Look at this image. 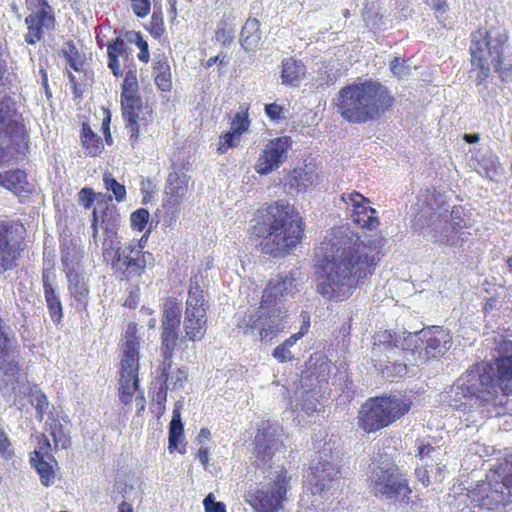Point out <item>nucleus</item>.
I'll return each instance as SVG.
<instances>
[{"label":"nucleus","mask_w":512,"mask_h":512,"mask_svg":"<svg viewBox=\"0 0 512 512\" xmlns=\"http://www.w3.org/2000/svg\"><path fill=\"white\" fill-rule=\"evenodd\" d=\"M138 93L137 72L133 70L126 71V75L121 87V94Z\"/></svg>","instance_id":"obj_61"},{"label":"nucleus","mask_w":512,"mask_h":512,"mask_svg":"<svg viewBox=\"0 0 512 512\" xmlns=\"http://www.w3.org/2000/svg\"><path fill=\"white\" fill-rule=\"evenodd\" d=\"M0 133L10 137L20 152L28 150V135L15 100L5 95L0 100Z\"/></svg>","instance_id":"obj_19"},{"label":"nucleus","mask_w":512,"mask_h":512,"mask_svg":"<svg viewBox=\"0 0 512 512\" xmlns=\"http://www.w3.org/2000/svg\"><path fill=\"white\" fill-rule=\"evenodd\" d=\"M179 336V328H171L162 326L161 332V350H162V363L160 366L171 368L173 364V354Z\"/></svg>","instance_id":"obj_36"},{"label":"nucleus","mask_w":512,"mask_h":512,"mask_svg":"<svg viewBox=\"0 0 512 512\" xmlns=\"http://www.w3.org/2000/svg\"><path fill=\"white\" fill-rule=\"evenodd\" d=\"M512 491L505 482L499 478L494 479V474L487 475V481L478 483L473 489L458 499L470 501L473 510H487L489 512H505L506 506L511 502ZM476 512V511H473Z\"/></svg>","instance_id":"obj_11"},{"label":"nucleus","mask_w":512,"mask_h":512,"mask_svg":"<svg viewBox=\"0 0 512 512\" xmlns=\"http://www.w3.org/2000/svg\"><path fill=\"white\" fill-rule=\"evenodd\" d=\"M55 274L48 269L42 272L43 294L51 321L59 325L63 318V306L57 291Z\"/></svg>","instance_id":"obj_28"},{"label":"nucleus","mask_w":512,"mask_h":512,"mask_svg":"<svg viewBox=\"0 0 512 512\" xmlns=\"http://www.w3.org/2000/svg\"><path fill=\"white\" fill-rule=\"evenodd\" d=\"M68 280V290L72 298L71 305L78 312L87 310L89 300V288L85 281L84 271L66 275Z\"/></svg>","instance_id":"obj_31"},{"label":"nucleus","mask_w":512,"mask_h":512,"mask_svg":"<svg viewBox=\"0 0 512 512\" xmlns=\"http://www.w3.org/2000/svg\"><path fill=\"white\" fill-rule=\"evenodd\" d=\"M32 403H35V409L40 418L46 413L49 402L44 392L39 389L32 390L31 392Z\"/></svg>","instance_id":"obj_59"},{"label":"nucleus","mask_w":512,"mask_h":512,"mask_svg":"<svg viewBox=\"0 0 512 512\" xmlns=\"http://www.w3.org/2000/svg\"><path fill=\"white\" fill-rule=\"evenodd\" d=\"M495 349L498 355L493 363H476L456 379L445 396L450 407L462 412L487 407L495 416L507 413L502 361L508 358V353L499 351L498 345Z\"/></svg>","instance_id":"obj_2"},{"label":"nucleus","mask_w":512,"mask_h":512,"mask_svg":"<svg viewBox=\"0 0 512 512\" xmlns=\"http://www.w3.org/2000/svg\"><path fill=\"white\" fill-rule=\"evenodd\" d=\"M166 372L169 375L168 384L171 390H177L184 387L188 378L187 369L185 367H179L175 370H173L171 367L166 370Z\"/></svg>","instance_id":"obj_53"},{"label":"nucleus","mask_w":512,"mask_h":512,"mask_svg":"<svg viewBox=\"0 0 512 512\" xmlns=\"http://www.w3.org/2000/svg\"><path fill=\"white\" fill-rule=\"evenodd\" d=\"M417 206L419 209L412 220L415 232L454 252L463 249L471 236L468 231L471 222L464 207H451L441 193L429 189L419 196Z\"/></svg>","instance_id":"obj_3"},{"label":"nucleus","mask_w":512,"mask_h":512,"mask_svg":"<svg viewBox=\"0 0 512 512\" xmlns=\"http://www.w3.org/2000/svg\"><path fill=\"white\" fill-rule=\"evenodd\" d=\"M379 247L380 240L366 243L349 227L333 228L321 243V258L315 264L317 293L333 302L347 299L360 280L373 274Z\"/></svg>","instance_id":"obj_1"},{"label":"nucleus","mask_w":512,"mask_h":512,"mask_svg":"<svg viewBox=\"0 0 512 512\" xmlns=\"http://www.w3.org/2000/svg\"><path fill=\"white\" fill-rule=\"evenodd\" d=\"M80 138L87 155L95 157L102 152V139L100 136L94 133L88 123L82 124Z\"/></svg>","instance_id":"obj_42"},{"label":"nucleus","mask_w":512,"mask_h":512,"mask_svg":"<svg viewBox=\"0 0 512 512\" xmlns=\"http://www.w3.org/2000/svg\"><path fill=\"white\" fill-rule=\"evenodd\" d=\"M331 373V362L327 356L313 354L305 364L300 383L303 387L318 386L328 389V380Z\"/></svg>","instance_id":"obj_24"},{"label":"nucleus","mask_w":512,"mask_h":512,"mask_svg":"<svg viewBox=\"0 0 512 512\" xmlns=\"http://www.w3.org/2000/svg\"><path fill=\"white\" fill-rule=\"evenodd\" d=\"M147 30L154 38H159L165 31L163 14L161 10H154L151 16V21Z\"/></svg>","instance_id":"obj_56"},{"label":"nucleus","mask_w":512,"mask_h":512,"mask_svg":"<svg viewBox=\"0 0 512 512\" xmlns=\"http://www.w3.org/2000/svg\"><path fill=\"white\" fill-rule=\"evenodd\" d=\"M239 141H240V136L237 133H235L231 130L223 133L220 136V141H219V146H218L219 153L223 154V153L227 152L228 149L236 147L238 145Z\"/></svg>","instance_id":"obj_57"},{"label":"nucleus","mask_w":512,"mask_h":512,"mask_svg":"<svg viewBox=\"0 0 512 512\" xmlns=\"http://www.w3.org/2000/svg\"><path fill=\"white\" fill-rule=\"evenodd\" d=\"M121 215L119 210L114 205L105 204L103 209L98 215V210L95 208L92 212V240L94 244L98 245L99 229L103 230V234L117 235L121 225Z\"/></svg>","instance_id":"obj_25"},{"label":"nucleus","mask_w":512,"mask_h":512,"mask_svg":"<svg viewBox=\"0 0 512 512\" xmlns=\"http://www.w3.org/2000/svg\"><path fill=\"white\" fill-rule=\"evenodd\" d=\"M327 389L318 386L300 387L295 392V411L301 410L307 415H311L318 410V406L324 399Z\"/></svg>","instance_id":"obj_30"},{"label":"nucleus","mask_w":512,"mask_h":512,"mask_svg":"<svg viewBox=\"0 0 512 512\" xmlns=\"http://www.w3.org/2000/svg\"><path fill=\"white\" fill-rule=\"evenodd\" d=\"M470 166L482 177L497 182L503 172L499 157L487 146L470 149Z\"/></svg>","instance_id":"obj_23"},{"label":"nucleus","mask_w":512,"mask_h":512,"mask_svg":"<svg viewBox=\"0 0 512 512\" xmlns=\"http://www.w3.org/2000/svg\"><path fill=\"white\" fill-rule=\"evenodd\" d=\"M306 66L301 60L293 57L284 58L281 62V81L285 86L297 87L305 77Z\"/></svg>","instance_id":"obj_35"},{"label":"nucleus","mask_w":512,"mask_h":512,"mask_svg":"<svg viewBox=\"0 0 512 512\" xmlns=\"http://www.w3.org/2000/svg\"><path fill=\"white\" fill-rule=\"evenodd\" d=\"M207 307L203 290L198 283L191 284L184 314L183 327L186 337L193 342L204 338L207 331Z\"/></svg>","instance_id":"obj_15"},{"label":"nucleus","mask_w":512,"mask_h":512,"mask_svg":"<svg viewBox=\"0 0 512 512\" xmlns=\"http://www.w3.org/2000/svg\"><path fill=\"white\" fill-rule=\"evenodd\" d=\"M261 39L260 22L256 18H249L240 33V44L245 51L254 50Z\"/></svg>","instance_id":"obj_37"},{"label":"nucleus","mask_w":512,"mask_h":512,"mask_svg":"<svg viewBox=\"0 0 512 512\" xmlns=\"http://www.w3.org/2000/svg\"><path fill=\"white\" fill-rule=\"evenodd\" d=\"M0 456L4 460H11L15 456V451L7 433L0 428Z\"/></svg>","instance_id":"obj_60"},{"label":"nucleus","mask_w":512,"mask_h":512,"mask_svg":"<svg viewBox=\"0 0 512 512\" xmlns=\"http://www.w3.org/2000/svg\"><path fill=\"white\" fill-rule=\"evenodd\" d=\"M139 342L136 336L129 331L126 332L123 357L121 359L120 376L127 377L138 375L139 369Z\"/></svg>","instance_id":"obj_32"},{"label":"nucleus","mask_w":512,"mask_h":512,"mask_svg":"<svg viewBox=\"0 0 512 512\" xmlns=\"http://www.w3.org/2000/svg\"><path fill=\"white\" fill-rule=\"evenodd\" d=\"M428 6H430L439 22H443L446 19L448 11V4L446 0H423Z\"/></svg>","instance_id":"obj_62"},{"label":"nucleus","mask_w":512,"mask_h":512,"mask_svg":"<svg viewBox=\"0 0 512 512\" xmlns=\"http://www.w3.org/2000/svg\"><path fill=\"white\" fill-rule=\"evenodd\" d=\"M393 104L389 89L370 79L343 87L338 93L337 108L348 122L364 124L378 120Z\"/></svg>","instance_id":"obj_6"},{"label":"nucleus","mask_w":512,"mask_h":512,"mask_svg":"<svg viewBox=\"0 0 512 512\" xmlns=\"http://www.w3.org/2000/svg\"><path fill=\"white\" fill-rule=\"evenodd\" d=\"M139 390V378L138 375H131L120 378L119 387V399L124 405L130 404L133 398L134 392Z\"/></svg>","instance_id":"obj_45"},{"label":"nucleus","mask_w":512,"mask_h":512,"mask_svg":"<svg viewBox=\"0 0 512 512\" xmlns=\"http://www.w3.org/2000/svg\"><path fill=\"white\" fill-rule=\"evenodd\" d=\"M182 305L175 297H168L163 304L161 326L179 328L181 324Z\"/></svg>","instance_id":"obj_39"},{"label":"nucleus","mask_w":512,"mask_h":512,"mask_svg":"<svg viewBox=\"0 0 512 512\" xmlns=\"http://www.w3.org/2000/svg\"><path fill=\"white\" fill-rule=\"evenodd\" d=\"M308 481L313 495L329 491L340 477V460L337 453L326 448L319 452L318 460L310 467Z\"/></svg>","instance_id":"obj_17"},{"label":"nucleus","mask_w":512,"mask_h":512,"mask_svg":"<svg viewBox=\"0 0 512 512\" xmlns=\"http://www.w3.org/2000/svg\"><path fill=\"white\" fill-rule=\"evenodd\" d=\"M341 199L347 206L352 207V212L358 211L360 209L363 210L367 206L365 204L369 202L367 198L356 191L351 193H343Z\"/></svg>","instance_id":"obj_55"},{"label":"nucleus","mask_w":512,"mask_h":512,"mask_svg":"<svg viewBox=\"0 0 512 512\" xmlns=\"http://www.w3.org/2000/svg\"><path fill=\"white\" fill-rule=\"evenodd\" d=\"M319 182V173L312 165H304L289 171L284 178V188L289 195H297L316 186Z\"/></svg>","instance_id":"obj_26"},{"label":"nucleus","mask_w":512,"mask_h":512,"mask_svg":"<svg viewBox=\"0 0 512 512\" xmlns=\"http://www.w3.org/2000/svg\"><path fill=\"white\" fill-rule=\"evenodd\" d=\"M61 263L66 275L83 272V254L74 240L64 239L60 244Z\"/></svg>","instance_id":"obj_34"},{"label":"nucleus","mask_w":512,"mask_h":512,"mask_svg":"<svg viewBox=\"0 0 512 512\" xmlns=\"http://www.w3.org/2000/svg\"><path fill=\"white\" fill-rule=\"evenodd\" d=\"M370 481L375 495L393 499L411 493L407 479L399 472L398 467L390 461H383L373 468Z\"/></svg>","instance_id":"obj_14"},{"label":"nucleus","mask_w":512,"mask_h":512,"mask_svg":"<svg viewBox=\"0 0 512 512\" xmlns=\"http://www.w3.org/2000/svg\"><path fill=\"white\" fill-rule=\"evenodd\" d=\"M169 368L159 366L157 370L156 382L159 384L157 392L154 394L152 402L159 405L165 404L167 400V391L169 388V375L166 370Z\"/></svg>","instance_id":"obj_47"},{"label":"nucleus","mask_w":512,"mask_h":512,"mask_svg":"<svg viewBox=\"0 0 512 512\" xmlns=\"http://www.w3.org/2000/svg\"><path fill=\"white\" fill-rule=\"evenodd\" d=\"M215 39L223 46L231 45L235 39V27L227 19H222L217 26Z\"/></svg>","instance_id":"obj_50"},{"label":"nucleus","mask_w":512,"mask_h":512,"mask_svg":"<svg viewBox=\"0 0 512 512\" xmlns=\"http://www.w3.org/2000/svg\"><path fill=\"white\" fill-rule=\"evenodd\" d=\"M184 425L169 424L168 449L172 453L177 450L179 453H185V448H179L184 442Z\"/></svg>","instance_id":"obj_49"},{"label":"nucleus","mask_w":512,"mask_h":512,"mask_svg":"<svg viewBox=\"0 0 512 512\" xmlns=\"http://www.w3.org/2000/svg\"><path fill=\"white\" fill-rule=\"evenodd\" d=\"M492 473L494 479L499 478L512 491V453L505 456Z\"/></svg>","instance_id":"obj_48"},{"label":"nucleus","mask_w":512,"mask_h":512,"mask_svg":"<svg viewBox=\"0 0 512 512\" xmlns=\"http://www.w3.org/2000/svg\"><path fill=\"white\" fill-rule=\"evenodd\" d=\"M104 238L102 241V256L104 262L109 264L118 252L123 250L124 246H128L130 243H121L119 235L103 234Z\"/></svg>","instance_id":"obj_44"},{"label":"nucleus","mask_w":512,"mask_h":512,"mask_svg":"<svg viewBox=\"0 0 512 512\" xmlns=\"http://www.w3.org/2000/svg\"><path fill=\"white\" fill-rule=\"evenodd\" d=\"M374 354L380 355L382 351L391 354L407 350V361L411 365H420L429 358L443 356L452 345V336L448 329L442 326H431L420 331L397 334L391 330H384L374 335Z\"/></svg>","instance_id":"obj_5"},{"label":"nucleus","mask_w":512,"mask_h":512,"mask_svg":"<svg viewBox=\"0 0 512 512\" xmlns=\"http://www.w3.org/2000/svg\"><path fill=\"white\" fill-rule=\"evenodd\" d=\"M16 148L10 137L0 133V166L13 158L25 156L27 151L20 152Z\"/></svg>","instance_id":"obj_46"},{"label":"nucleus","mask_w":512,"mask_h":512,"mask_svg":"<svg viewBox=\"0 0 512 512\" xmlns=\"http://www.w3.org/2000/svg\"><path fill=\"white\" fill-rule=\"evenodd\" d=\"M20 359L15 334L0 315V392L4 398L15 393L21 373Z\"/></svg>","instance_id":"obj_10"},{"label":"nucleus","mask_w":512,"mask_h":512,"mask_svg":"<svg viewBox=\"0 0 512 512\" xmlns=\"http://www.w3.org/2000/svg\"><path fill=\"white\" fill-rule=\"evenodd\" d=\"M142 99L138 93L121 94V110L126 127L129 130V139L135 143L139 137V112L142 109Z\"/></svg>","instance_id":"obj_29"},{"label":"nucleus","mask_w":512,"mask_h":512,"mask_svg":"<svg viewBox=\"0 0 512 512\" xmlns=\"http://www.w3.org/2000/svg\"><path fill=\"white\" fill-rule=\"evenodd\" d=\"M409 409L410 402L397 395L370 398L358 412V427L366 433L377 432L400 419Z\"/></svg>","instance_id":"obj_9"},{"label":"nucleus","mask_w":512,"mask_h":512,"mask_svg":"<svg viewBox=\"0 0 512 512\" xmlns=\"http://www.w3.org/2000/svg\"><path fill=\"white\" fill-rule=\"evenodd\" d=\"M498 349L501 352L508 353V358L502 361V383H504V394L506 398L512 395V340L503 339L498 342Z\"/></svg>","instance_id":"obj_40"},{"label":"nucleus","mask_w":512,"mask_h":512,"mask_svg":"<svg viewBox=\"0 0 512 512\" xmlns=\"http://www.w3.org/2000/svg\"><path fill=\"white\" fill-rule=\"evenodd\" d=\"M351 220L353 223L370 231L376 229L380 224L379 219L376 216V210L370 206H366L363 210L360 209L352 212Z\"/></svg>","instance_id":"obj_43"},{"label":"nucleus","mask_w":512,"mask_h":512,"mask_svg":"<svg viewBox=\"0 0 512 512\" xmlns=\"http://www.w3.org/2000/svg\"><path fill=\"white\" fill-rule=\"evenodd\" d=\"M293 282L292 274L271 280L263 291L259 308L254 313L245 314L238 327L245 334L272 341L284 329L281 299L294 286Z\"/></svg>","instance_id":"obj_8"},{"label":"nucleus","mask_w":512,"mask_h":512,"mask_svg":"<svg viewBox=\"0 0 512 512\" xmlns=\"http://www.w3.org/2000/svg\"><path fill=\"white\" fill-rule=\"evenodd\" d=\"M373 340H375L373 338ZM375 341H373L372 347V359L376 362L375 367H377L386 377H403L407 374V363H409L406 359V356L410 357L407 354V350H402L399 353H395V355L391 354L388 351H382L380 355L374 354Z\"/></svg>","instance_id":"obj_27"},{"label":"nucleus","mask_w":512,"mask_h":512,"mask_svg":"<svg viewBox=\"0 0 512 512\" xmlns=\"http://www.w3.org/2000/svg\"><path fill=\"white\" fill-rule=\"evenodd\" d=\"M25 232L20 221L0 220V273L16 267Z\"/></svg>","instance_id":"obj_18"},{"label":"nucleus","mask_w":512,"mask_h":512,"mask_svg":"<svg viewBox=\"0 0 512 512\" xmlns=\"http://www.w3.org/2000/svg\"><path fill=\"white\" fill-rule=\"evenodd\" d=\"M292 138L281 136L271 139L259 155L255 165V171L260 175H268L278 169L288 157V151L292 148Z\"/></svg>","instance_id":"obj_21"},{"label":"nucleus","mask_w":512,"mask_h":512,"mask_svg":"<svg viewBox=\"0 0 512 512\" xmlns=\"http://www.w3.org/2000/svg\"><path fill=\"white\" fill-rule=\"evenodd\" d=\"M250 126V121L248 119V114L246 112H237L235 117L233 118L231 122V131L237 133L239 136H241L243 133H245Z\"/></svg>","instance_id":"obj_58"},{"label":"nucleus","mask_w":512,"mask_h":512,"mask_svg":"<svg viewBox=\"0 0 512 512\" xmlns=\"http://www.w3.org/2000/svg\"><path fill=\"white\" fill-rule=\"evenodd\" d=\"M127 51L107 44L108 68L112 71L115 77H121L123 71L120 68L119 57L126 55Z\"/></svg>","instance_id":"obj_51"},{"label":"nucleus","mask_w":512,"mask_h":512,"mask_svg":"<svg viewBox=\"0 0 512 512\" xmlns=\"http://www.w3.org/2000/svg\"><path fill=\"white\" fill-rule=\"evenodd\" d=\"M205 512H226V505L216 501L213 493H209L203 500Z\"/></svg>","instance_id":"obj_64"},{"label":"nucleus","mask_w":512,"mask_h":512,"mask_svg":"<svg viewBox=\"0 0 512 512\" xmlns=\"http://www.w3.org/2000/svg\"><path fill=\"white\" fill-rule=\"evenodd\" d=\"M103 181L105 188L110 191L117 202H122L126 198V188L120 184L111 174H104Z\"/></svg>","instance_id":"obj_52"},{"label":"nucleus","mask_w":512,"mask_h":512,"mask_svg":"<svg viewBox=\"0 0 512 512\" xmlns=\"http://www.w3.org/2000/svg\"><path fill=\"white\" fill-rule=\"evenodd\" d=\"M150 214L147 209L139 208L131 213L130 222L133 230L142 232L149 223Z\"/></svg>","instance_id":"obj_54"},{"label":"nucleus","mask_w":512,"mask_h":512,"mask_svg":"<svg viewBox=\"0 0 512 512\" xmlns=\"http://www.w3.org/2000/svg\"><path fill=\"white\" fill-rule=\"evenodd\" d=\"M304 235V223L299 212L284 200L259 210L251 236L261 239L258 247L262 254L283 257L295 248Z\"/></svg>","instance_id":"obj_4"},{"label":"nucleus","mask_w":512,"mask_h":512,"mask_svg":"<svg viewBox=\"0 0 512 512\" xmlns=\"http://www.w3.org/2000/svg\"><path fill=\"white\" fill-rule=\"evenodd\" d=\"M270 475L267 484L248 492L247 501L256 512H277L283 508L291 477L284 467Z\"/></svg>","instance_id":"obj_12"},{"label":"nucleus","mask_w":512,"mask_h":512,"mask_svg":"<svg viewBox=\"0 0 512 512\" xmlns=\"http://www.w3.org/2000/svg\"><path fill=\"white\" fill-rule=\"evenodd\" d=\"M284 429L277 422L266 421L258 429L253 440L255 464L257 468L270 467L276 452L284 447Z\"/></svg>","instance_id":"obj_16"},{"label":"nucleus","mask_w":512,"mask_h":512,"mask_svg":"<svg viewBox=\"0 0 512 512\" xmlns=\"http://www.w3.org/2000/svg\"><path fill=\"white\" fill-rule=\"evenodd\" d=\"M0 185L20 198H27L32 193V186L24 170L15 169L0 173Z\"/></svg>","instance_id":"obj_33"},{"label":"nucleus","mask_w":512,"mask_h":512,"mask_svg":"<svg viewBox=\"0 0 512 512\" xmlns=\"http://www.w3.org/2000/svg\"><path fill=\"white\" fill-rule=\"evenodd\" d=\"M188 175L183 171L170 172L165 186V197L162 210L164 213L163 224L171 226L179 214L180 204L188 189Z\"/></svg>","instance_id":"obj_20"},{"label":"nucleus","mask_w":512,"mask_h":512,"mask_svg":"<svg viewBox=\"0 0 512 512\" xmlns=\"http://www.w3.org/2000/svg\"><path fill=\"white\" fill-rule=\"evenodd\" d=\"M470 73H474L473 82L476 87L477 95L486 106L493 107L498 104V96L503 90L497 74L493 68L487 67H471Z\"/></svg>","instance_id":"obj_22"},{"label":"nucleus","mask_w":512,"mask_h":512,"mask_svg":"<svg viewBox=\"0 0 512 512\" xmlns=\"http://www.w3.org/2000/svg\"><path fill=\"white\" fill-rule=\"evenodd\" d=\"M25 24L39 28L42 33L53 31L56 27L55 14L51 11L35 10L26 16Z\"/></svg>","instance_id":"obj_41"},{"label":"nucleus","mask_w":512,"mask_h":512,"mask_svg":"<svg viewBox=\"0 0 512 512\" xmlns=\"http://www.w3.org/2000/svg\"><path fill=\"white\" fill-rule=\"evenodd\" d=\"M51 435L53 436L55 447L60 446L62 449H66L70 446V437L64 433L61 424L55 425L53 427Z\"/></svg>","instance_id":"obj_63"},{"label":"nucleus","mask_w":512,"mask_h":512,"mask_svg":"<svg viewBox=\"0 0 512 512\" xmlns=\"http://www.w3.org/2000/svg\"><path fill=\"white\" fill-rule=\"evenodd\" d=\"M50 461L51 459L43 458L39 455V452H32L30 454V464L38 473L40 482L45 487L52 485L55 478L54 468Z\"/></svg>","instance_id":"obj_38"},{"label":"nucleus","mask_w":512,"mask_h":512,"mask_svg":"<svg viewBox=\"0 0 512 512\" xmlns=\"http://www.w3.org/2000/svg\"><path fill=\"white\" fill-rule=\"evenodd\" d=\"M108 265L113 275L119 281H130L145 273L146 267L154 265V256L148 251H143V246L129 244L124 246L121 252Z\"/></svg>","instance_id":"obj_13"},{"label":"nucleus","mask_w":512,"mask_h":512,"mask_svg":"<svg viewBox=\"0 0 512 512\" xmlns=\"http://www.w3.org/2000/svg\"><path fill=\"white\" fill-rule=\"evenodd\" d=\"M471 67L493 68L500 82L512 81V45L502 26L479 27L469 35Z\"/></svg>","instance_id":"obj_7"}]
</instances>
